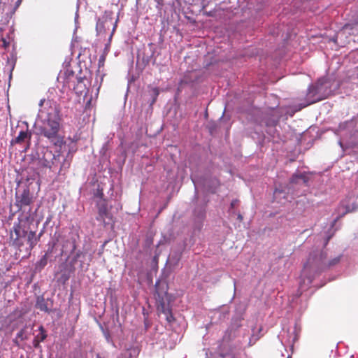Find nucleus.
I'll return each mask as SVG.
<instances>
[{
    "label": "nucleus",
    "mask_w": 358,
    "mask_h": 358,
    "mask_svg": "<svg viewBox=\"0 0 358 358\" xmlns=\"http://www.w3.org/2000/svg\"><path fill=\"white\" fill-rule=\"evenodd\" d=\"M61 117L56 106H45L39 110L34 127L38 134L45 137L55 145H61L64 138L59 134Z\"/></svg>",
    "instance_id": "nucleus-1"
},
{
    "label": "nucleus",
    "mask_w": 358,
    "mask_h": 358,
    "mask_svg": "<svg viewBox=\"0 0 358 358\" xmlns=\"http://www.w3.org/2000/svg\"><path fill=\"white\" fill-rule=\"evenodd\" d=\"M59 147V150L53 152L47 147H38L34 157L37 158L39 164L44 167L50 169L52 172L64 174L70 166L72 159V153L75 152L73 148L63 143Z\"/></svg>",
    "instance_id": "nucleus-2"
},
{
    "label": "nucleus",
    "mask_w": 358,
    "mask_h": 358,
    "mask_svg": "<svg viewBox=\"0 0 358 358\" xmlns=\"http://www.w3.org/2000/svg\"><path fill=\"white\" fill-rule=\"evenodd\" d=\"M327 255L324 251L316 250L310 253L302 271L301 279L299 283L301 292L297 294V297L301 295V292L306 289V287L312 283L315 275L320 274L327 268L336 265L340 262L341 256H338L331 259L327 264Z\"/></svg>",
    "instance_id": "nucleus-3"
},
{
    "label": "nucleus",
    "mask_w": 358,
    "mask_h": 358,
    "mask_svg": "<svg viewBox=\"0 0 358 358\" xmlns=\"http://www.w3.org/2000/svg\"><path fill=\"white\" fill-rule=\"evenodd\" d=\"M310 175L306 173L293 174L290 181L286 186L275 188L273 192V200L284 205L291 202L295 196L306 194L309 187Z\"/></svg>",
    "instance_id": "nucleus-4"
},
{
    "label": "nucleus",
    "mask_w": 358,
    "mask_h": 358,
    "mask_svg": "<svg viewBox=\"0 0 358 358\" xmlns=\"http://www.w3.org/2000/svg\"><path fill=\"white\" fill-rule=\"evenodd\" d=\"M338 88V85L333 86L332 81L327 78H321L311 85L306 95L307 103L303 107L327 98Z\"/></svg>",
    "instance_id": "nucleus-5"
},
{
    "label": "nucleus",
    "mask_w": 358,
    "mask_h": 358,
    "mask_svg": "<svg viewBox=\"0 0 358 358\" xmlns=\"http://www.w3.org/2000/svg\"><path fill=\"white\" fill-rule=\"evenodd\" d=\"M15 197V206L18 210L26 213L27 218L31 217L36 213L37 208L34 211L31 208L35 198L28 187L24 188L22 192H16Z\"/></svg>",
    "instance_id": "nucleus-6"
},
{
    "label": "nucleus",
    "mask_w": 358,
    "mask_h": 358,
    "mask_svg": "<svg viewBox=\"0 0 358 358\" xmlns=\"http://www.w3.org/2000/svg\"><path fill=\"white\" fill-rule=\"evenodd\" d=\"M282 116V113L279 108H270L262 113L261 126L264 125L269 129L275 127Z\"/></svg>",
    "instance_id": "nucleus-7"
},
{
    "label": "nucleus",
    "mask_w": 358,
    "mask_h": 358,
    "mask_svg": "<svg viewBox=\"0 0 358 358\" xmlns=\"http://www.w3.org/2000/svg\"><path fill=\"white\" fill-rule=\"evenodd\" d=\"M358 210V204L352 199H347L341 201L338 208V215L334 219L331 228H334L336 222L347 213L355 212Z\"/></svg>",
    "instance_id": "nucleus-8"
},
{
    "label": "nucleus",
    "mask_w": 358,
    "mask_h": 358,
    "mask_svg": "<svg viewBox=\"0 0 358 358\" xmlns=\"http://www.w3.org/2000/svg\"><path fill=\"white\" fill-rule=\"evenodd\" d=\"M98 215L96 220L102 222L104 226L110 224V221H112V215L110 213L107 204L105 201H101L98 203Z\"/></svg>",
    "instance_id": "nucleus-9"
},
{
    "label": "nucleus",
    "mask_w": 358,
    "mask_h": 358,
    "mask_svg": "<svg viewBox=\"0 0 358 358\" xmlns=\"http://www.w3.org/2000/svg\"><path fill=\"white\" fill-rule=\"evenodd\" d=\"M191 179H192V182H193V184L194 185L195 193L196 194L198 193V189H199L200 186H203L204 188L208 189V190H209V191H210L212 192H214L215 187V186L218 183L217 180L216 178H215L213 180V186L214 187H207V181H206V180L199 178L195 173H192L191 175Z\"/></svg>",
    "instance_id": "nucleus-10"
},
{
    "label": "nucleus",
    "mask_w": 358,
    "mask_h": 358,
    "mask_svg": "<svg viewBox=\"0 0 358 358\" xmlns=\"http://www.w3.org/2000/svg\"><path fill=\"white\" fill-rule=\"evenodd\" d=\"M53 301L50 298L45 299L43 295H40L36 297V308L41 311L48 313H50Z\"/></svg>",
    "instance_id": "nucleus-11"
},
{
    "label": "nucleus",
    "mask_w": 358,
    "mask_h": 358,
    "mask_svg": "<svg viewBox=\"0 0 358 358\" xmlns=\"http://www.w3.org/2000/svg\"><path fill=\"white\" fill-rule=\"evenodd\" d=\"M91 255H87L86 252L78 250L73 258V261L74 262H79L80 267L83 268H87L90 265V262H91Z\"/></svg>",
    "instance_id": "nucleus-12"
},
{
    "label": "nucleus",
    "mask_w": 358,
    "mask_h": 358,
    "mask_svg": "<svg viewBox=\"0 0 358 358\" xmlns=\"http://www.w3.org/2000/svg\"><path fill=\"white\" fill-rule=\"evenodd\" d=\"M38 330L39 333L35 336L33 340V345L36 350L42 351V347L40 343L47 338L48 334L43 326H40Z\"/></svg>",
    "instance_id": "nucleus-13"
},
{
    "label": "nucleus",
    "mask_w": 358,
    "mask_h": 358,
    "mask_svg": "<svg viewBox=\"0 0 358 358\" xmlns=\"http://www.w3.org/2000/svg\"><path fill=\"white\" fill-rule=\"evenodd\" d=\"M352 122H343L339 125L338 131L341 136V139L338 141V144L341 148L344 150V140L345 130H349L352 127Z\"/></svg>",
    "instance_id": "nucleus-14"
},
{
    "label": "nucleus",
    "mask_w": 358,
    "mask_h": 358,
    "mask_svg": "<svg viewBox=\"0 0 358 358\" xmlns=\"http://www.w3.org/2000/svg\"><path fill=\"white\" fill-rule=\"evenodd\" d=\"M31 138V134L29 133L28 130L26 131L22 130L20 131L18 136L15 138L12 139L10 141V144L13 145L14 144H20L25 141L27 139Z\"/></svg>",
    "instance_id": "nucleus-15"
},
{
    "label": "nucleus",
    "mask_w": 358,
    "mask_h": 358,
    "mask_svg": "<svg viewBox=\"0 0 358 358\" xmlns=\"http://www.w3.org/2000/svg\"><path fill=\"white\" fill-rule=\"evenodd\" d=\"M138 355V350L134 347L125 349L118 358H136Z\"/></svg>",
    "instance_id": "nucleus-16"
},
{
    "label": "nucleus",
    "mask_w": 358,
    "mask_h": 358,
    "mask_svg": "<svg viewBox=\"0 0 358 358\" xmlns=\"http://www.w3.org/2000/svg\"><path fill=\"white\" fill-rule=\"evenodd\" d=\"M162 314L164 315L166 321L169 323L174 320L172 312L169 307H166L165 304H162L161 308H159Z\"/></svg>",
    "instance_id": "nucleus-17"
},
{
    "label": "nucleus",
    "mask_w": 358,
    "mask_h": 358,
    "mask_svg": "<svg viewBox=\"0 0 358 358\" xmlns=\"http://www.w3.org/2000/svg\"><path fill=\"white\" fill-rule=\"evenodd\" d=\"M38 238L36 237V233L34 231H29L27 234V243L33 248L37 243Z\"/></svg>",
    "instance_id": "nucleus-18"
},
{
    "label": "nucleus",
    "mask_w": 358,
    "mask_h": 358,
    "mask_svg": "<svg viewBox=\"0 0 358 358\" xmlns=\"http://www.w3.org/2000/svg\"><path fill=\"white\" fill-rule=\"evenodd\" d=\"M194 215L199 220H202L206 215L205 207L201 206L196 208L194 210Z\"/></svg>",
    "instance_id": "nucleus-19"
},
{
    "label": "nucleus",
    "mask_w": 358,
    "mask_h": 358,
    "mask_svg": "<svg viewBox=\"0 0 358 358\" xmlns=\"http://www.w3.org/2000/svg\"><path fill=\"white\" fill-rule=\"evenodd\" d=\"M57 245V241L56 240H51L48 243V249L45 253V255L49 257L52 252L54 248Z\"/></svg>",
    "instance_id": "nucleus-20"
},
{
    "label": "nucleus",
    "mask_w": 358,
    "mask_h": 358,
    "mask_svg": "<svg viewBox=\"0 0 358 358\" xmlns=\"http://www.w3.org/2000/svg\"><path fill=\"white\" fill-rule=\"evenodd\" d=\"M181 255H182V253L180 251L172 252L169 255V259L171 262H173L174 264H177L181 257Z\"/></svg>",
    "instance_id": "nucleus-21"
},
{
    "label": "nucleus",
    "mask_w": 358,
    "mask_h": 358,
    "mask_svg": "<svg viewBox=\"0 0 358 358\" xmlns=\"http://www.w3.org/2000/svg\"><path fill=\"white\" fill-rule=\"evenodd\" d=\"M14 231L16 237L14 238L13 243L15 245H20L18 242L20 239L22 238L21 227L19 225H17V227H14Z\"/></svg>",
    "instance_id": "nucleus-22"
},
{
    "label": "nucleus",
    "mask_w": 358,
    "mask_h": 358,
    "mask_svg": "<svg viewBox=\"0 0 358 358\" xmlns=\"http://www.w3.org/2000/svg\"><path fill=\"white\" fill-rule=\"evenodd\" d=\"M16 336L17 338H19L20 341H25L28 338L24 329H22L21 330H20L17 333Z\"/></svg>",
    "instance_id": "nucleus-23"
},
{
    "label": "nucleus",
    "mask_w": 358,
    "mask_h": 358,
    "mask_svg": "<svg viewBox=\"0 0 358 358\" xmlns=\"http://www.w3.org/2000/svg\"><path fill=\"white\" fill-rule=\"evenodd\" d=\"M104 23L103 20L100 18L98 19L96 26V29L98 33H101L104 29Z\"/></svg>",
    "instance_id": "nucleus-24"
},
{
    "label": "nucleus",
    "mask_w": 358,
    "mask_h": 358,
    "mask_svg": "<svg viewBox=\"0 0 358 358\" xmlns=\"http://www.w3.org/2000/svg\"><path fill=\"white\" fill-rule=\"evenodd\" d=\"M159 90L158 88L157 87H155L152 90V96H153V99H152V103H155L156 99H157V97L159 95Z\"/></svg>",
    "instance_id": "nucleus-25"
},
{
    "label": "nucleus",
    "mask_w": 358,
    "mask_h": 358,
    "mask_svg": "<svg viewBox=\"0 0 358 358\" xmlns=\"http://www.w3.org/2000/svg\"><path fill=\"white\" fill-rule=\"evenodd\" d=\"M228 313H229V310L227 309H224L222 312L217 311L215 313V314H219L220 320L224 319L226 317L227 315H228Z\"/></svg>",
    "instance_id": "nucleus-26"
},
{
    "label": "nucleus",
    "mask_w": 358,
    "mask_h": 358,
    "mask_svg": "<svg viewBox=\"0 0 358 358\" xmlns=\"http://www.w3.org/2000/svg\"><path fill=\"white\" fill-rule=\"evenodd\" d=\"M295 331L296 330H293L292 334L293 335H292L291 336L289 337L288 338V342L289 343H292V344L297 340V336L296 334H295Z\"/></svg>",
    "instance_id": "nucleus-27"
},
{
    "label": "nucleus",
    "mask_w": 358,
    "mask_h": 358,
    "mask_svg": "<svg viewBox=\"0 0 358 358\" xmlns=\"http://www.w3.org/2000/svg\"><path fill=\"white\" fill-rule=\"evenodd\" d=\"M1 41L2 42V45L4 48H8L10 45V38L8 37V40L6 38H1Z\"/></svg>",
    "instance_id": "nucleus-28"
},
{
    "label": "nucleus",
    "mask_w": 358,
    "mask_h": 358,
    "mask_svg": "<svg viewBox=\"0 0 358 358\" xmlns=\"http://www.w3.org/2000/svg\"><path fill=\"white\" fill-rule=\"evenodd\" d=\"M348 29V25H345L343 30L340 31L337 35H336V39L339 38H341L345 33V31H347V29Z\"/></svg>",
    "instance_id": "nucleus-29"
},
{
    "label": "nucleus",
    "mask_w": 358,
    "mask_h": 358,
    "mask_svg": "<svg viewBox=\"0 0 358 358\" xmlns=\"http://www.w3.org/2000/svg\"><path fill=\"white\" fill-rule=\"evenodd\" d=\"M48 258V257L44 255L43 257L41 259L39 264L42 267H44L47 264Z\"/></svg>",
    "instance_id": "nucleus-30"
},
{
    "label": "nucleus",
    "mask_w": 358,
    "mask_h": 358,
    "mask_svg": "<svg viewBox=\"0 0 358 358\" xmlns=\"http://www.w3.org/2000/svg\"><path fill=\"white\" fill-rule=\"evenodd\" d=\"M335 230L333 231V232H328V234L325 238V241L324 243V246H326L329 242V241L331 239V238L332 237V236L334 235V233Z\"/></svg>",
    "instance_id": "nucleus-31"
},
{
    "label": "nucleus",
    "mask_w": 358,
    "mask_h": 358,
    "mask_svg": "<svg viewBox=\"0 0 358 358\" xmlns=\"http://www.w3.org/2000/svg\"><path fill=\"white\" fill-rule=\"evenodd\" d=\"M77 80H78V85H77V87H81V84L83 83V78L80 77V78H76Z\"/></svg>",
    "instance_id": "nucleus-32"
},
{
    "label": "nucleus",
    "mask_w": 358,
    "mask_h": 358,
    "mask_svg": "<svg viewBox=\"0 0 358 358\" xmlns=\"http://www.w3.org/2000/svg\"><path fill=\"white\" fill-rule=\"evenodd\" d=\"M71 252H73L76 250V243L74 241H71Z\"/></svg>",
    "instance_id": "nucleus-33"
},
{
    "label": "nucleus",
    "mask_w": 358,
    "mask_h": 358,
    "mask_svg": "<svg viewBox=\"0 0 358 358\" xmlns=\"http://www.w3.org/2000/svg\"><path fill=\"white\" fill-rule=\"evenodd\" d=\"M238 203V200L235 199V200H233L231 202V208H235V206L237 205Z\"/></svg>",
    "instance_id": "nucleus-34"
},
{
    "label": "nucleus",
    "mask_w": 358,
    "mask_h": 358,
    "mask_svg": "<svg viewBox=\"0 0 358 358\" xmlns=\"http://www.w3.org/2000/svg\"><path fill=\"white\" fill-rule=\"evenodd\" d=\"M27 234H28V232L26 230L21 229L22 238L25 237L26 236H27Z\"/></svg>",
    "instance_id": "nucleus-35"
},
{
    "label": "nucleus",
    "mask_w": 358,
    "mask_h": 358,
    "mask_svg": "<svg viewBox=\"0 0 358 358\" xmlns=\"http://www.w3.org/2000/svg\"><path fill=\"white\" fill-rule=\"evenodd\" d=\"M22 0H17L15 5V9H17L21 4Z\"/></svg>",
    "instance_id": "nucleus-36"
},
{
    "label": "nucleus",
    "mask_w": 358,
    "mask_h": 358,
    "mask_svg": "<svg viewBox=\"0 0 358 358\" xmlns=\"http://www.w3.org/2000/svg\"><path fill=\"white\" fill-rule=\"evenodd\" d=\"M18 340H20V339H19V338H17V336H16V337H15V338L13 340L14 343H15L16 345H17V346H19V345H20V343H19V342H18Z\"/></svg>",
    "instance_id": "nucleus-37"
},
{
    "label": "nucleus",
    "mask_w": 358,
    "mask_h": 358,
    "mask_svg": "<svg viewBox=\"0 0 358 358\" xmlns=\"http://www.w3.org/2000/svg\"><path fill=\"white\" fill-rule=\"evenodd\" d=\"M106 340H107V341H108V343L112 342V341H110V336H109V335H107V336H106Z\"/></svg>",
    "instance_id": "nucleus-38"
},
{
    "label": "nucleus",
    "mask_w": 358,
    "mask_h": 358,
    "mask_svg": "<svg viewBox=\"0 0 358 358\" xmlns=\"http://www.w3.org/2000/svg\"><path fill=\"white\" fill-rule=\"evenodd\" d=\"M44 102H45V99H41V100L40 101L39 106H42Z\"/></svg>",
    "instance_id": "nucleus-39"
},
{
    "label": "nucleus",
    "mask_w": 358,
    "mask_h": 358,
    "mask_svg": "<svg viewBox=\"0 0 358 358\" xmlns=\"http://www.w3.org/2000/svg\"><path fill=\"white\" fill-rule=\"evenodd\" d=\"M238 219L240 221H241V220H243V216H242V215L238 214Z\"/></svg>",
    "instance_id": "nucleus-40"
},
{
    "label": "nucleus",
    "mask_w": 358,
    "mask_h": 358,
    "mask_svg": "<svg viewBox=\"0 0 358 358\" xmlns=\"http://www.w3.org/2000/svg\"><path fill=\"white\" fill-rule=\"evenodd\" d=\"M101 61H103L104 57L103 56L101 57V58L99 59V62H101Z\"/></svg>",
    "instance_id": "nucleus-41"
},
{
    "label": "nucleus",
    "mask_w": 358,
    "mask_h": 358,
    "mask_svg": "<svg viewBox=\"0 0 358 358\" xmlns=\"http://www.w3.org/2000/svg\"><path fill=\"white\" fill-rule=\"evenodd\" d=\"M101 61H103L104 57L103 56L101 57V58L99 59V62H101Z\"/></svg>",
    "instance_id": "nucleus-42"
},
{
    "label": "nucleus",
    "mask_w": 358,
    "mask_h": 358,
    "mask_svg": "<svg viewBox=\"0 0 358 358\" xmlns=\"http://www.w3.org/2000/svg\"><path fill=\"white\" fill-rule=\"evenodd\" d=\"M78 17V14L76 13V17H75V21H76V20H77Z\"/></svg>",
    "instance_id": "nucleus-43"
},
{
    "label": "nucleus",
    "mask_w": 358,
    "mask_h": 358,
    "mask_svg": "<svg viewBox=\"0 0 358 358\" xmlns=\"http://www.w3.org/2000/svg\"><path fill=\"white\" fill-rule=\"evenodd\" d=\"M112 36H113V33L110 34V37H109V40H110V39H111Z\"/></svg>",
    "instance_id": "nucleus-44"
},
{
    "label": "nucleus",
    "mask_w": 358,
    "mask_h": 358,
    "mask_svg": "<svg viewBox=\"0 0 358 358\" xmlns=\"http://www.w3.org/2000/svg\"><path fill=\"white\" fill-rule=\"evenodd\" d=\"M96 358H101L99 355H96Z\"/></svg>",
    "instance_id": "nucleus-45"
},
{
    "label": "nucleus",
    "mask_w": 358,
    "mask_h": 358,
    "mask_svg": "<svg viewBox=\"0 0 358 358\" xmlns=\"http://www.w3.org/2000/svg\"><path fill=\"white\" fill-rule=\"evenodd\" d=\"M267 133L271 134V131H267Z\"/></svg>",
    "instance_id": "nucleus-46"
},
{
    "label": "nucleus",
    "mask_w": 358,
    "mask_h": 358,
    "mask_svg": "<svg viewBox=\"0 0 358 358\" xmlns=\"http://www.w3.org/2000/svg\"><path fill=\"white\" fill-rule=\"evenodd\" d=\"M157 3H159V0H155Z\"/></svg>",
    "instance_id": "nucleus-47"
},
{
    "label": "nucleus",
    "mask_w": 358,
    "mask_h": 358,
    "mask_svg": "<svg viewBox=\"0 0 358 358\" xmlns=\"http://www.w3.org/2000/svg\"><path fill=\"white\" fill-rule=\"evenodd\" d=\"M287 358H289V357H287Z\"/></svg>",
    "instance_id": "nucleus-48"
}]
</instances>
